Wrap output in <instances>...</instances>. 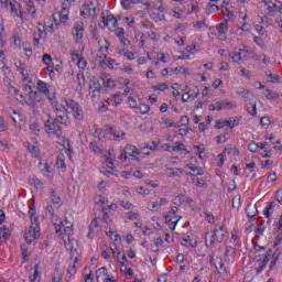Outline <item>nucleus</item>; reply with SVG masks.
I'll list each match as a JSON object with an SVG mask.
<instances>
[{
	"label": "nucleus",
	"instance_id": "nucleus-1",
	"mask_svg": "<svg viewBox=\"0 0 282 282\" xmlns=\"http://www.w3.org/2000/svg\"><path fill=\"white\" fill-rule=\"evenodd\" d=\"M15 67H18L19 72L23 76V84H24V96L19 94L17 88H10V94L14 96L19 102H24L29 107H36L39 102H41V95L32 89V85H30V79H28V67L25 63L21 62V59H15Z\"/></svg>",
	"mask_w": 282,
	"mask_h": 282
},
{
	"label": "nucleus",
	"instance_id": "nucleus-2",
	"mask_svg": "<svg viewBox=\"0 0 282 282\" xmlns=\"http://www.w3.org/2000/svg\"><path fill=\"white\" fill-rule=\"evenodd\" d=\"M56 232H59L64 240L66 250H74V240H72V234L74 232V217L68 215L65 219L61 220L58 216L53 217Z\"/></svg>",
	"mask_w": 282,
	"mask_h": 282
},
{
	"label": "nucleus",
	"instance_id": "nucleus-3",
	"mask_svg": "<svg viewBox=\"0 0 282 282\" xmlns=\"http://www.w3.org/2000/svg\"><path fill=\"white\" fill-rule=\"evenodd\" d=\"M159 4H155L153 0L151 1H144V0H121V6L124 8V10H129L130 8H133V6H138V14L141 19H144L147 17V12L149 10H160L162 8V0H156Z\"/></svg>",
	"mask_w": 282,
	"mask_h": 282
},
{
	"label": "nucleus",
	"instance_id": "nucleus-4",
	"mask_svg": "<svg viewBox=\"0 0 282 282\" xmlns=\"http://www.w3.org/2000/svg\"><path fill=\"white\" fill-rule=\"evenodd\" d=\"M268 243H270V235L265 228L257 227L256 236L253 238V252H261V250H265Z\"/></svg>",
	"mask_w": 282,
	"mask_h": 282
},
{
	"label": "nucleus",
	"instance_id": "nucleus-5",
	"mask_svg": "<svg viewBox=\"0 0 282 282\" xmlns=\"http://www.w3.org/2000/svg\"><path fill=\"white\" fill-rule=\"evenodd\" d=\"M96 205L99 206V208H101L102 212H101V215H99L93 220L91 226H94L95 228H98V226H100V221H104V224L109 223V216L107 215V207L116 208V205L115 204L109 205V200H107V198L105 197H99L96 200Z\"/></svg>",
	"mask_w": 282,
	"mask_h": 282
},
{
	"label": "nucleus",
	"instance_id": "nucleus-6",
	"mask_svg": "<svg viewBox=\"0 0 282 282\" xmlns=\"http://www.w3.org/2000/svg\"><path fill=\"white\" fill-rule=\"evenodd\" d=\"M61 107L65 113L72 115L76 120L83 119V110L78 107V104L72 99H62Z\"/></svg>",
	"mask_w": 282,
	"mask_h": 282
},
{
	"label": "nucleus",
	"instance_id": "nucleus-7",
	"mask_svg": "<svg viewBox=\"0 0 282 282\" xmlns=\"http://www.w3.org/2000/svg\"><path fill=\"white\" fill-rule=\"evenodd\" d=\"M113 162H116V151L109 150L106 154V161L100 167L101 175H106V177H109V175H116L117 170L116 166H113Z\"/></svg>",
	"mask_w": 282,
	"mask_h": 282
},
{
	"label": "nucleus",
	"instance_id": "nucleus-8",
	"mask_svg": "<svg viewBox=\"0 0 282 282\" xmlns=\"http://www.w3.org/2000/svg\"><path fill=\"white\" fill-rule=\"evenodd\" d=\"M63 116H59L56 120L50 117L45 121V131L48 135H56V138H61V128L63 127Z\"/></svg>",
	"mask_w": 282,
	"mask_h": 282
},
{
	"label": "nucleus",
	"instance_id": "nucleus-9",
	"mask_svg": "<svg viewBox=\"0 0 282 282\" xmlns=\"http://www.w3.org/2000/svg\"><path fill=\"white\" fill-rule=\"evenodd\" d=\"M96 6H98V0H85L80 7V17L84 19H96Z\"/></svg>",
	"mask_w": 282,
	"mask_h": 282
},
{
	"label": "nucleus",
	"instance_id": "nucleus-10",
	"mask_svg": "<svg viewBox=\"0 0 282 282\" xmlns=\"http://www.w3.org/2000/svg\"><path fill=\"white\" fill-rule=\"evenodd\" d=\"M256 261H261V263L258 265L257 271L261 272L265 268V263L270 261V270H274V265H276V260L279 259L278 254H274L272 251H269L265 256L258 254L256 256Z\"/></svg>",
	"mask_w": 282,
	"mask_h": 282
},
{
	"label": "nucleus",
	"instance_id": "nucleus-11",
	"mask_svg": "<svg viewBox=\"0 0 282 282\" xmlns=\"http://www.w3.org/2000/svg\"><path fill=\"white\" fill-rule=\"evenodd\" d=\"M41 239V227L39 223H31L30 227L24 232V240L28 243H36Z\"/></svg>",
	"mask_w": 282,
	"mask_h": 282
},
{
	"label": "nucleus",
	"instance_id": "nucleus-12",
	"mask_svg": "<svg viewBox=\"0 0 282 282\" xmlns=\"http://www.w3.org/2000/svg\"><path fill=\"white\" fill-rule=\"evenodd\" d=\"M252 56H254V52L248 50H239V52H231L229 54V58L238 65H241L248 58H252Z\"/></svg>",
	"mask_w": 282,
	"mask_h": 282
},
{
	"label": "nucleus",
	"instance_id": "nucleus-13",
	"mask_svg": "<svg viewBox=\"0 0 282 282\" xmlns=\"http://www.w3.org/2000/svg\"><path fill=\"white\" fill-rule=\"evenodd\" d=\"M36 89L37 91H40V94H43L44 96H46L48 100H54V93H52V90L47 86V82H45V78L39 79L36 82Z\"/></svg>",
	"mask_w": 282,
	"mask_h": 282
},
{
	"label": "nucleus",
	"instance_id": "nucleus-14",
	"mask_svg": "<svg viewBox=\"0 0 282 282\" xmlns=\"http://www.w3.org/2000/svg\"><path fill=\"white\" fill-rule=\"evenodd\" d=\"M262 3H264L269 14H276L282 10V2L279 0H262Z\"/></svg>",
	"mask_w": 282,
	"mask_h": 282
},
{
	"label": "nucleus",
	"instance_id": "nucleus-15",
	"mask_svg": "<svg viewBox=\"0 0 282 282\" xmlns=\"http://www.w3.org/2000/svg\"><path fill=\"white\" fill-rule=\"evenodd\" d=\"M101 89H102V86H100V83H98L97 80L90 82L88 94H89L91 100H98V98H100Z\"/></svg>",
	"mask_w": 282,
	"mask_h": 282
},
{
	"label": "nucleus",
	"instance_id": "nucleus-16",
	"mask_svg": "<svg viewBox=\"0 0 282 282\" xmlns=\"http://www.w3.org/2000/svg\"><path fill=\"white\" fill-rule=\"evenodd\" d=\"M53 19L55 23H67V21H69V8L63 7L61 12L53 14Z\"/></svg>",
	"mask_w": 282,
	"mask_h": 282
},
{
	"label": "nucleus",
	"instance_id": "nucleus-17",
	"mask_svg": "<svg viewBox=\"0 0 282 282\" xmlns=\"http://www.w3.org/2000/svg\"><path fill=\"white\" fill-rule=\"evenodd\" d=\"M166 204H169V199L159 198L158 200H149L147 204V208L151 213H158V210H160V206H166Z\"/></svg>",
	"mask_w": 282,
	"mask_h": 282
},
{
	"label": "nucleus",
	"instance_id": "nucleus-18",
	"mask_svg": "<svg viewBox=\"0 0 282 282\" xmlns=\"http://www.w3.org/2000/svg\"><path fill=\"white\" fill-rule=\"evenodd\" d=\"M102 23L105 28L111 31V30H116V26L118 25V20L112 14H104Z\"/></svg>",
	"mask_w": 282,
	"mask_h": 282
},
{
	"label": "nucleus",
	"instance_id": "nucleus-19",
	"mask_svg": "<svg viewBox=\"0 0 282 282\" xmlns=\"http://www.w3.org/2000/svg\"><path fill=\"white\" fill-rule=\"evenodd\" d=\"M165 221L169 224V227L171 228V230L175 231V230H182V228H184V224L182 223V220L180 218H177L176 220L171 218L170 215H165Z\"/></svg>",
	"mask_w": 282,
	"mask_h": 282
},
{
	"label": "nucleus",
	"instance_id": "nucleus-20",
	"mask_svg": "<svg viewBox=\"0 0 282 282\" xmlns=\"http://www.w3.org/2000/svg\"><path fill=\"white\" fill-rule=\"evenodd\" d=\"M195 164H197V159L191 158L189 164L185 167L186 173L194 176L202 175V170H199Z\"/></svg>",
	"mask_w": 282,
	"mask_h": 282
},
{
	"label": "nucleus",
	"instance_id": "nucleus-21",
	"mask_svg": "<svg viewBox=\"0 0 282 282\" xmlns=\"http://www.w3.org/2000/svg\"><path fill=\"white\" fill-rule=\"evenodd\" d=\"M84 32H85V26L83 22H76L73 28V36L75 41H80L83 39Z\"/></svg>",
	"mask_w": 282,
	"mask_h": 282
},
{
	"label": "nucleus",
	"instance_id": "nucleus-22",
	"mask_svg": "<svg viewBox=\"0 0 282 282\" xmlns=\"http://www.w3.org/2000/svg\"><path fill=\"white\" fill-rule=\"evenodd\" d=\"M28 150L34 158H39V155H41V150L39 149V141H36V139H32L28 142Z\"/></svg>",
	"mask_w": 282,
	"mask_h": 282
},
{
	"label": "nucleus",
	"instance_id": "nucleus-23",
	"mask_svg": "<svg viewBox=\"0 0 282 282\" xmlns=\"http://www.w3.org/2000/svg\"><path fill=\"white\" fill-rule=\"evenodd\" d=\"M10 7H11V14L13 17H19L20 19H23V12H21V4L17 2L15 0H10Z\"/></svg>",
	"mask_w": 282,
	"mask_h": 282
},
{
	"label": "nucleus",
	"instance_id": "nucleus-24",
	"mask_svg": "<svg viewBox=\"0 0 282 282\" xmlns=\"http://www.w3.org/2000/svg\"><path fill=\"white\" fill-rule=\"evenodd\" d=\"M73 61H76L77 67L82 70H85L87 67V61H85V57L78 53H74L72 55Z\"/></svg>",
	"mask_w": 282,
	"mask_h": 282
},
{
	"label": "nucleus",
	"instance_id": "nucleus-25",
	"mask_svg": "<svg viewBox=\"0 0 282 282\" xmlns=\"http://www.w3.org/2000/svg\"><path fill=\"white\" fill-rule=\"evenodd\" d=\"M214 265L216 267V270L220 276H226V267H224V260L220 258L213 259Z\"/></svg>",
	"mask_w": 282,
	"mask_h": 282
},
{
	"label": "nucleus",
	"instance_id": "nucleus-26",
	"mask_svg": "<svg viewBox=\"0 0 282 282\" xmlns=\"http://www.w3.org/2000/svg\"><path fill=\"white\" fill-rule=\"evenodd\" d=\"M107 133L110 135V140H122L124 132L118 131L113 128H108Z\"/></svg>",
	"mask_w": 282,
	"mask_h": 282
},
{
	"label": "nucleus",
	"instance_id": "nucleus-27",
	"mask_svg": "<svg viewBox=\"0 0 282 282\" xmlns=\"http://www.w3.org/2000/svg\"><path fill=\"white\" fill-rule=\"evenodd\" d=\"M42 63H44V65H46V72H48L50 74H52V72H54V65H52V55L44 54L42 56Z\"/></svg>",
	"mask_w": 282,
	"mask_h": 282
},
{
	"label": "nucleus",
	"instance_id": "nucleus-28",
	"mask_svg": "<svg viewBox=\"0 0 282 282\" xmlns=\"http://www.w3.org/2000/svg\"><path fill=\"white\" fill-rule=\"evenodd\" d=\"M40 171L44 177H50L52 175V169H50V164L45 161L40 162Z\"/></svg>",
	"mask_w": 282,
	"mask_h": 282
},
{
	"label": "nucleus",
	"instance_id": "nucleus-29",
	"mask_svg": "<svg viewBox=\"0 0 282 282\" xmlns=\"http://www.w3.org/2000/svg\"><path fill=\"white\" fill-rule=\"evenodd\" d=\"M13 115L11 116L15 127L22 131V129H25V122H23V120L19 119V113H17V111L12 112Z\"/></svg>",
	"mask_w": 282,
	"mask_h": 282
},
{
	"label": "nucleus",
	"instance_id": "nucleus-30",
	"mask_svg": "<svg viewBox=\"0 0 282 282\" xmlns=\"http://www.w3.org/2000/svg\"><path fill=\"white\" fill-rule=\"evenodd\" d=\"M236 94L241 96V98H247V100H253L254 95L250 94V90L246 88H237Z\"/></svg>",
	"mask_w": 282,
	"mask_h": 282
},
{
	"label": "nucleus",
	"instance_id": "nucleus-31",
	"mask_svg": "<svg viewBox=\"0 0 282 282\" xmlns=\"http://www.w3.org/2000/svg\"><path fill=\"white\" fill-rule=\"evenodd\" d=\"M164 173L167 177H180L182 171L177 167H166Z\"/></svg>",
	"mask_w": 282,
	"mask_h": 282
},
{
	"label": "nucleus",
	"instance_id": "nucleus-32",
	"mask_svg": "<svg viewBox=\"0 0 282 282\" xmlns=\"http://www.w3.org/2000/svg\"><path fill=\"white\" fill-rule=\"evenodd\" d=\"M106 58L107 53H105V51H98L95 55V61L99 63V65H107Z\"/></svg>",
	"mask_w": 282,
	"mask_h": 282
},
{
	"label": "nucleus",
	"instance_id": "nucleus-33",
	"mask_svg": "<svg viewBox=\"0 0 282 282\" xmlns=\"http://www.w3.org/2000/svg\"><path fill=\"white\" fill-rule=\"evenodd\" d=\"M124 150L126 153H128V155H130L131 158H138V155H140V151L138 150V148H135V145L128 144Z\"/></svg>",
	"mask_w": 282,
	"mask_h": 282
},
{
	"label": "nucleus",
	"instance_id": "nucleus-34",
	"mask_svg": "<svg viewBox=\"0 0 282 282\" xmlns=\"http://www.w3.org/2000/svg\"><path fill=\"white\" fill-rule=\"evenodd\" d=\"M263 95L267 100H279V98H281V96H279L276 91L270 90L268 88L264 90Z\"/></svg>",
	"mask_w": 282,
	"mask_h": 282
},
{
	"label": "nucleus",
	"instance_id": "nucleus-35",
	"mask_svg": "<svg viewBox=\"0 0 282 282\" xmlns=\"http://www.w3.org/2000/svg\"><path fill=\"white\" fill-rule=\"evenodd\" d=\"M247 111L250 116H257V102L247 100Z\"/></svg>",
	"mask_w": 282,
	"mask_h": 282
},
{
	"label": "nucleus",
	"instance_id": "nucleus-36",
	"mask_svg": "<svg viewBox=\"0 0 282 282\" xmlns=\"http://www.w3.org/2000/svg\"><path fill=\"white\" fill-rule=\"evenodd\" d=\"M223 109H226L227 111H232V109H237V101L224 100Z\"/></svg>",
	"mask_w": 282,
	"mask_h": 282
},
{
	"label": "nucleus",
	"instance_id": "nucleus-37",
	"mask_svg": "<svg viewBox=\"0 0 282 282\" xmlns=\"http://www.w3.org/2000/svg\"><path fill=\"white\" fill-rule=\"evenodd\" d=\"M214 237L216 241H224V227L223 226H217L214 232Z\"/></svg>",
	"mask_w": 282,
	"mask_h": 282
},
{
	"label": "nucleus",
	"instance_id": "nucleus-38",
	"mask_svg": "<svg viewBox=\"0 0 282 282\" xmlns=\"http://www.w3.org/2000/svg\"><path fill=\"white\" fill-rule=\"evenodd\" d=\"M246 213H247V217H257L259 209H257V205H248Z\"/></svg>",
	"mask_w": 282,
	"mask_h": 282
},
{
	"label": "nucleus",
	"instance_id": "nucleus-39",
	"mask_svg": "<svg viewBox=\"0 0 282 282\" xmlns=\"http://www.w3.org/2000/svg\"><path fill=\"white\" fill-rule=\"evenodd\" d=\"M96 276H97V282H100V281L107 279V276H108L107 269L106 268L98 269L96 272Z\"/></svg>",
	"mask_w": 282,
	"mask_h": 282
},
{
	"label": "nucleus",
	"instance_id": "nucleus-40",
	"mask_svg": "<svg viewBox=\"0 0 282 282\" xmlns=\"http://www.w3.org/2000/svg\"><path fill=\"white\" fill-rule=\"evenodd\" d=\"M251 58H253L254 61H262L264 65H270V58H267L264 54L259 55L253 53V55H251Z\"/></svg>",
	"mask_w": 282,
	"mask_h": 282
},
{
	"label": "nucleus",
	"instance_id": "nucleus-41",
	"mask_svg": "<svg viewBox=\"0 0 282 282\" xmlns=\"http://www.w3.org/2000/svg\"><path fill=\"white\" fill-rule=\"evenodd\" d=\"M232 124V121L230 120H217L216 121V129H224L225 127H230V129H232L234 126Z\"/></svg>",
	"mask_w": 282,
	"mask_h": 282
},
{
	"label": "nucleus",
	"instance_id": "nucleus-42",
	"mask_svg": "<svg viewBox=\"0 0 282 282\" xmlns=\"http://www.w3.org/2000/svg\"><path fill=\"white\" fill-rule=\"evenodd\" d=\"M29 217L31 219V224H39V220L36 219V208L34 206L30 207Z\"/></svg>",
	"mask_w": 282,
	"mask_h": 282
},
{
	"label": "nucleus",
	"instance_id": "nucleus-43",
	"mask_svg": "<svg viewBox=\"0 0 282 282\" xmlns=\"http://www.w3.org/2000/svg\"><path fill=\"white\" fill-rule=\"evenodd\" d=\"M56 166L58 169H65V153H59L57 155Z\"/></svg>",
	"mask_w": 282,
	"mask_h": 282
},
{
	"label": "nucleus",
	"instance_id": "nucleus-44",
	"mask_svg": "<svg viewBox=\"0 0 282 282\" xmlns=\"http://www.w3.org/2000/svg\"><path fill=\"white\" fill-rule=\"evenodd\" d=\"M112 254L113 257H117V260L119 261V263H121V265H124V263L127 262V256H120V251L116 250H112Z\"/></svg>",
	"mask_w": 282,
	"mask_h": 282
},
{
	"label": "nucleus",
	"instance_id": "nucleus-45",
	"mask_svg": "<svg viewBox=\"0 0 282 282\" xmlns=\"http://www.w3.org/2000/svg\"><path fill=\"white\" fill-rule=\"evenodd\" d=\"M40 273H39V264L34 265V272L32 275H30L31 282H39L40 281Z\"/></svg>",
	"mask_w": 282,
	"mask_h": 282
},
{
	"label": "nucleus",
	"instance_id": "nucleus-46",
	"mask_svg": "<svg viewBox=\"0 0 282 282\" xmlns=\"http://www.w3.org/2000/svg\"><path fill=\"white\" fill-rule=\"evenodd\" d=\"M109 50V42L107 40L99 41V52H107Z\"/></svg>",
	"mask_w": 282,
	"mask_h": 282
},
{
	"label": "nucleus",
	"instance_id": "nucleus-47",
	"mask_svg": "<svg viewBox=\"0 0 282 282\" xmlns=\"http://www.w3.org/2000/svg\"><path fill=\"white\" fill-rule=\"evenodd\" d=\"M192 182L197 188H204V186H206V181H204V178H193Z\"/></svg>",
	"mask_w": 282,
	"mask_h": 282
},
{
	"label": "nucleus",
	"instance_id": "nucleus-48",
	"mask_svg": "<svg viewBox=\"0 0 282 282\" xmlns=\"http://www.w3.org/2000/svg\"><path fill=\"white\" fill-rule=\"evenodd\" d=\"M166 89H169V85H166L165 83L153 86V91H156L159 94L160 91H166Z\"/></svg>",
	"mask_w": 282,
	"mask_h": 282
},
{
	"label": "nucleus",
	"instance_id": "nucleus-49",
	"mask_svg": "<svg viewBox=\"0 0 282 282\" xmlns=\"http://www.w3.org/2000/svg\"><path fill=\"white\" fill-rule=\"evenodd\" d=\"M52 203L57 207L61 208V197H58V195H56V192H52Z\"/></svg>",
	"mask_w": 282,
	"mask_h": 282
},
{
	"label": "nucleus",
	"instance_id": "nucleus-50",
	"mask_svg": "<svg viewBox=\"0 0 282 282\" xmlns=\"http://www.w3.org/2000/svg\"><path fill=\"white\" fill-rule=\"evenodd\" d=\"M187 94L189 95V98H192V100H195V98H197V96H199V88L194 87V88L187 90Z\"/></svg>",
	"mask_w": 282,
	"mask_h": 282
},
{
	"label": "nucleus",
	"instance_id": "nucleus-51",
	"mask_svg": "<svg viewBox=\"0 0 282 282\" xmlns=\"http://www.w3.org/2000/svg\"><path fill=\"white\" fill-rule=\"evenodd\" d=\"M221 111L223 109V101H216L215 104L209 105V111Z\"/></svg>",
	"mask_w": 282,
	"mask_h": 282
},
{
	"label": "nucleus",
	"instance_id": "nucleus-52",
	"mask_svg": "<svg viewBox=\"0 0 282 282\" xmlns=\"http://www.w3.org/2000/svg\"><path fill=\"white\" fill-rule=\"evenodd\" d=\"M53 282H63V272H61V270H55L53 274Z\"/></svg>",
	"mask_w": 282,
	"mask_h": 282
},
{
	"label": "nucleus",
	"instance_id": "nucleus-53",
	"mask_svg": "<svg viewBox=\"0 0 282 282\" xmlns=\"http://www.w3.org/2000/svg\"><path fill=\"white\" fill-rule=\"evenodd\" d=\"M217 30L219 34H226V32L228 31V22H221Z\"/></svg>",
	"mask_w": 282,
	"mask_h": 282
},
{
	"label": "nucleus",
	"instance_id": "nucleus-54",
	"mask_svg": "<svg viewBox=\"0 0 282 282\" xmlns=\"http://www.w3.org/2000/svg\"><path fill=\"white\" fill-rule=\"evenodd\" d=\"M102 80L105 87H116V82H113L111 78L106 76L102 78Z\"/></svg>",
	"mask_w": 282,
	"mask_h": 282
},
{
	"label": "nucleus",
	"instance_id": "nucleus-55",
	"mask_svg": "<svg viewBox=\"0 0 282 282\" xmlns=\"http://www.w3.org/2000/svg\"><path fill=\"white\" fill-rule=\"evenodd\" d=\"M8 121L3 117H0V132L8 131Z\"/></svg>",
	"mask_w": 282,
	"mask_h": 282
},
{
	"label": "nucleus",
	"instance_id": "nucleus-56",
	"mask_svg": "<svg viewBox=\"0 0 282 282\" xmlns=\"http://www.w3.org/2000/svg\"><path fill=\"white\" fill-rule=\"evenodd\" d=\"M139 111H140V113H143V115L149 113V111H151V107L147 104H141L139 106Z\"/></svg>",
	"mask_w": 282,
	"mask_h": 282
},
{
	"label": "nucleus",
	"instance_id": "nucleus-57",
	"mask_svg": "<svg viewBox=\"0 0 282 282\" xmlns=\"http://www.w3.org/2000/svg\"><path fill=\"white\" fill-rule=\"evenodd\" d=\"M248 150L251 151V153H257V151H259V143L250 142L248 145Z\"/></svg>",
	"mask_w": 282,
	"mask_h": 282
},
{
	"label": "nucleus",
	"instance_id": "nucleus-58",
	"mask_svg": "<svg viewBox=\"0 0 282 282\" xmlns=\"http://www.w3.org/2000/svg\"><path fill=\"white\" fill-rule=\"evenodd\" d=\"M156 58L158 61H161V63H169V55L164 53H158Z\"/></svg>",
	"mask_w": 282,
	"mask_h": 282
},
{
	"label": "nucleus",
	"instance_id": "nucleus-59",
	"mask_svg": "<svg viewBox=\"0 0 282 282\" xmlns=\"http://www.w3.org/2000/svg\"><path fill=\"white\" fill-rule=\"evenodd\" d=\"M30 130L33 133H39L41 131V127L39 126V122L34 121L33 123L30 124Z\"/></svg>",
	"mask_w": 282,
	"mask_h": 282
},
{
	"label": "nucleus",
	"instance_id": "nucleus-60",
	"mask_svg": "<svg viewBox=\"0 0 282 282\" xmlns=\"http://www.w3.org/2000/svg\"><path fill=\"white\" fill-rule=\"evenodd\" d=\"M1 230H3L0 234V241H8V237H10V231H6V228H1Z\"/></svg>",
	"mask_w": 282,
	"mask_h": 282
},
{
	"label": "nucleus",
	"instance_id": "nucleus-61",
	"mask_svg": "<svg viewBox=\"0 0 282 282\" xmlns=\"http://www.w3.org/2000/svg\"><path fill=\"white\" fill-rule=\"evenodd\" d=\"M218 69L219 72H228L230 70V64L227 62H221Z\"/></svg>",
	"mask_w": 282,
	"mask_h": 282
},
{
	"label": "nucleus",
	"instance_id": "nucleus-62",
	"mask_svg": "<svg viewBox=\"0 0 282 282\" xmlns=\"http://www.w3.org/2000/svg\"><path fill=\"white\" fill-rule=\"evenodd\" d=\"M135 192H137L139 195H143V196H147V195H149V193H151V192H149L148 189H144V187H142V186H138V187L135 188Z\"/></svg>",
	"mask_w": 282,
	"mask_h": 282
},
{
	"label": "nucleus",
	"instance_id": "nucleus-63",
	"mask_svg": "<svg viewBox=\"0 0 282 282\" xmlns=\"http://www.w3.org/2000/svg\"><path fill=\"white\" fill-rule=\"evenodd\" d=\"M163 124H165V127H177V126H175V122L172 121V120L169 119V118H164V119H163Z\"/></svg>",
	"mask_w": 282,
	"mask_h": 282
},
{
	"label": "nucleus",
	"instance_id": "nucleus-64",
	"mask_svg": "<svg viewBox=\"0 0 282 282\" xmlns=\"http://www.w3.org/2000/svg\"><path fill=\"white\" fill-rule=\"evenodd\" d=\"M128 219L138 220V219H140V214L139 213H130V214H128Z\"/></svg>",
	"mask_w": 282,
	"mask_h": 282
}]
</instances>
